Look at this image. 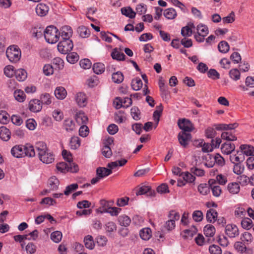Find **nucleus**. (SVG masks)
Returning a JSON list of instances; mask_svg holds the SVG:
<instances>
[{
	"label": "nucleus",
	"instance_id": "obj_1",
	"mask_svg": "<svg viewBox=\"0 0 254 254\" xmlns=\"http://www.w3.org/2000/svg\"><path fill=\"white\" fill-rule=\"evenodd\" d=\"M46 41L51 44H54L59 40L60 33L58 29L53 25L48 26L44 31Z\"/></svg>",
	"mask_w": 254,
	"mask_h": 254
},
{
	"label": "nucleus",
	"instance_id": "obj_2",
	"mask_svg": "<svg viewBox=\"0 0 254 254\" xmlns=\"http://www.w3.org/2000/svg\"><path fill=\"white\" fill-rule=\"evenodd\" d=\"M6 55L7 58L11 62L16 63L20 59L21 51L17 46L13 45L7 49Z\"/></svg>",
	"mask_w": 254,
	"mask_h": 254
},
{
	"label": "nucleus",
	"instance_id": "obj_3",
	"mask_svg": "<svg viewBox=\"0 0 254 254\" xmlns=\"http://www.w3.org/2000/svg\"><path fill=\"white\" fill-rule=\"evenodd\" d=\"M73 47V44L71 40L64 39L59 43L58 50L61 54L65 55L72 50Z\"/></svg>",
	"mask_w": 254,
	"mask_h": 254
},
{
	"label": "nucleus",
	"instance_id": "obj_4",
	"mask_svg": "<svg viewBox=\"0 0 254 254\" xmlns=\"http://www.w3.org/2000/svg\"><path fill=\"white\" fill-rule=\"evenodd\" d=\"M178 125L182 131L190 132L193 130V124L190 120L186 119H180L178 120Z\"/></svg>",
	"mask_w": 254,
	"mask_h": 254
},
{
	"label": "nucleus",
	"instance_id": "obj_5",
	"mask_svg": "<svg viewBox=\"0 0 254 254\" xmlns=\"http://www.w3.org/2000/svg\"><path fill=\"white\" fill-rule=\"evenodd\" d=\"M178 138L181 145L186 147L191 140V135L190 133L181 131L178 134Z\"/></svg>",
	"mask_w": 254,
	"mask_h": 254
},
{
	"label": "nucleus",
	"instance_id": "obj_6",
	"mask_svg": "<svg viewBox=\"0 0 254 254\" xmlns=\"http://www.w3.org/2000/svg\"><path fill=\"white\" fill-rule=\"evenodd\" d=\"M225 233L230 238H235L239 234V229L236 225L228 224L225 227Z\"/></svg>",
	"mask_w": 254,
	"mask_h": 254
},
{
	"label": "nucleus",
	"instance_id": "obj_7",
	"mask_svg": "<svg viewBox=\"0 0 254 254\" xmlns=\"http://www.w3.org/2000/svg\"><path fill=\"white\" fill-rule=\"evenodd\" d=\"M136 195L146 194L148 196H154L155 192L152 190L150 187L143 186L138 188L136 191Z\"/></svg>",
	"mask_w": 254,
	"mask_h": 254
},
{
	"label": "nucleus",
	"instance_id": "obj_8",
	"mask_svg": "<svg viewBox=\"0 0 254 254\" xmlns=\"http://www.w3.org/2000/svg\"><path fill=\"white\" fill-rule=\"evenodd\" d=\"M39 158L42 162L46 164L51 163L54 160V156L53 154L50 152L49 150L45 151L44 153L40 154Z\"/></svg>",
	"mask_w": 254,
	"mask_h": 254
},
{
	"label": "nucleus",
	"instance_id": "obj_9",
	"mask_svg": "<svg viewBox=\"0 0 254 254\" xmlns=\"http://www.w3.org/2000/svg\"><path fill=\"white\" fill-rule=\"evenodd\" d=\"M208 184L212 190L213 195L216 197L220 196L222 190L220 187L218 185L216 181L214 179H210Z\"/></svg>",
	"mask_w": 254,
	"mask_h": 254
},
{
	"label": "nucleus",
	"instance_id": "obj_10",
	"mask_svg": "<svg viewBox=\"0 0 254 254\" xmlns=\"http://www.w3.org/2000/svg\"><path fill=\"white\" fill-rule=\"evenodd\" d=\"M42 108V103L40 100L38 99L31 100L29 103V109L33 112H38Z\"/></svg>",
	"mask_w": 254,
	"mask_h": 254
},
{
	"label": "nucleus",
	"instance_id": "obj_11",
	"mask_svg": "<svg viewBox=\"0 0 254 254\" xmlns=\"http://www.w3.org/2000/svg\"><path fill=\"white\" fill-rule=\"evenodd\" d=\"M24 148L22 145H15L11 149L12 155L16 158H21L24 157Z\"/></svg>",
	"mask_w": 254,
	"mask_h": 254
},
{
	"label": "nucleus",
	"instance_id": "obj_12",
	"mask_svg": "<svg viewBox=\"0 0 254 254\" xmlns=\"http://www.w3.org/2000/svg\"><path fill=\"white\" fill-rule=\"evenodd\" d=\"M197 232V228L192 226L188 229L185 230L182 233V237L185 239H191Z\"/></svg>",
	"mask_w": 254,
	"mask_h": 254
},
{
	"label": "nucleus",
	"instance_id": "obj_13",
	"mask_svg": "<svg viewBox=\"0 0 254 254\" xmlns=\"http://www.w3.org/2000/svg\"><path fill=\"white\" fill-rule=\"evenodd\" d=\"M75 100L77 105L80 107H84L87 104L86 96L82 92H79L76 94Z\"/></svg>",
	"mask_w": 254,
	"mask_h": 254
},
{
	"label": "nucleus",
	"instance_id": "obj_14",
	"mask_svg": "<svg viewBox=\"0 0 254 254\" xmlns=\"http://www.w3.org/2000/svg\"><path fill=\"white\" fill-rule=\"evenodd\" d=\"M240 149L242 153L247 156H254V147L251 145L242 144Z\"/></svg>",
	"mask_w": 254,
	"mask_h": 254
},
{
	"label": "nucleus",
	"instance_id": "obj_15",
	"mask_svg": "<svg viewBox=\"0 0 254 254\" xmlns=\"http://www.w3.org/2000/svg\"><path fill=\"white\" fill-rule=\"evenodd\" d=\"M235 145L232 143H224L222 144L221 149L222 152L226 154H230L235 150Z\"/></svg>",
	"mask_w": 254,
	"mask_h": 254
},
{
	"label": "nucleus",
	"instance_id": "obj_16",
	"mask_svg": "<svg viewBox=\"0 0 254 254\" xmlns=\"http://www.w3.org/2000/svg\"><path fill=\"white\" fill-rule=\"evenodd\" d=\"M112 173L111 169L105 167H98L96 169V176H99L101 179L107 177Z\"/></svg>",
	"mask_w": 254,
	"mask_h": 254
},
{
	"label": "nucleus",
	"instance_id": "obj_17",
	"mask_svg": "<svg viewBox=\"0 0 254 254\" xmlns=\"http://www.w3.org/2000/svg\"><path fill=\"white\" fill-rule=\"evenodd\" d=\"M48 10V6L42 3L38 4L36 7V12L37 14L40 16L46 15Z\"/></svg>",
	"mask_w": 254,
	"mask_h": 254
},
{
	"label": "nucleus",
	"instance_id": "obj_18",
	"mask_svg": "<svg viewBox=\"0 0 254 254\" xmlns=\"http://www.w3.org/2000/svg\"><path fill=\"white\" fill-rule=\"evenodd\" d=\"M218 216V213L216 210L211 208L207 210L206 218L207 221L214 223L216 220V218Z\"/></svg>",
	"mask_w": 254,
	"mask_h": 254
},
{
	"label": "nucleus",
	"instance_id": "obj_19",
	"mask_svg": "<svg viewBox=\"0 0 254 254\" xmlns=\"http://www.w3.org/2000/svg\"><path fill=\"white\" fill-rule=\"evenodd\" d=\"M72 34V30L70 27L65 26L62 28L61 35L63 40L69 39Z\"/></svg>",
	"mask_w": 254,
	"mask_h": 254
},
{
	"label": "nucleus",
	"instance_id": "obj_20",
	"mask_svg": "<svg viewBox=\"0 0 254 254\" xmlns=\"http://www.w3.org/2000/svg\"><path fill=\"white\" fill-rule=\"evenodd\" d=\"M11 136V133L9 129L5 127H0V138L3 141H8Z\"/></svg>",
	"mask_w": 254,
	"mask_h": 254
},
{
	"label": "nucleus",
	"instance_id": "obj_21",
	"mask_svg": "<svg viewBox=\"0 0 254 254\" xmlns=\"http://www.w3.org/2000/svg\"><path fill=\"white\" fill-rule=\"evenodd\" d=\"M55 95L57 99L63 100L66 96L67 92L63 87H58L55 90Z\"/></svg>",
	"mask_w": 254,
	"mask_h": 254
},
{
	"label": "nucleus",
	"instance_id": "obj_22",
	"mask_svg": "<svg viewBox=\"0 0 254 254\" xmlns=\"http://www.w3.org/2000/svg\"><path fill=\"white\" fill-rule=\"evenodd\" d=\"M139 235L142 240H148L152 236L151 230L149 228H143L140 231Z\"/></svg>",
	"mask_w": 254,
	"mask_h": 254
},
{
	"label": "nucleus",
	"instance_id": "obj_23",
	"mask_svg": "<svg viewBox=\"0 0 254 254\" xmlns=\"http://www.w3.org/2000/svg\"><path fill=\"white\" fill-rule=\"evenodd\" d=\"M121 10L123 15H124L130 18H133L135 16L136 13L130 6L123 7L121 8Z\"/></svg>",
	"mask_w": 254,
	"mask_h": 254
},
{
	"label": "nucleus",
	"instance_id": "obj_24",
	"mask_svg": "<svg viewBox=\"0 0 254 254\" xmlns=\"http://www.w3.org/2000/svg\"><path fill=\"white\" fill-rule=\"evenodd\" d=\"M58 179L55 176L51 177L48 181V185L50 190H55L58 189L59 185Z\"/></svg>",
	"mask_w": 254,
	"mask_h": 254
},
{
	"label": "nucleus",
	"instance_id": "obj_25",
	"mask_svg": "<svg viewBox=\"0 0 254 254\" xmlns=\"http://www.w3.org/2000/svg\"><path fill=\"white\" fill-rule=\"evenodd\" d=\"M75 119L79 124H86L88 121L87 117L81 111L76 113Z\"/></svg>",
	"mask_w": 254,
	"mask_h": 254
},
{
	"label": "nucleus",
	"instance_id": "obj_26",
	"mask_svg": "<svg viewBox=\"0 0 254 254\" xmlns=\"http://www.w3.org/2000/svg\"><path fill=\"white\" fill-rule=\"evenodd\" d=\"M24 157L27 156L29 157H32L35 156V152L34 147L30 144H26L24 146Z\"/></svg>",
	"mask_w": 254,
	"mask_h": 254
},
{
	"label": "nucleus",
	"instance_id": "obj_27",
	"mask_svg": "<svg viewBox=\"0 0 254 254\" xmlns=\"http://www.w3.org/2000/svg\"><path fill=\"white\" fill-rule=\"evenodd\" d=\"M104 228L107 234H111L116 231L117 225L114 222L110 221L105 224Z\"/></svg>",
	"mask_w": 254,
	"mask_h": 254
},
{
	"label": "nucleus",
	"instance_id": "obj_28",
	"mask_svg": "<svg viewBox=\"0 0 254 254\" xmlns=\"http://www.w3.org/2000/svg\"><path fill=\"white\" fill-rule=\"evenodd\" d=\"M118 222L121 226L125 227L128 226L130 223L131 220L130 218L126 215H120L118 218Z\"/></svg>",
	"mask_w": 254,
	"mask_h": 254
},
{
	"label": "nucleus",
	"instance_id": "obj_29",
	"mask_svg": "<svg viewBox=\"0 0 254 254\" xmlns=\"http://www.w3.org/2000/svg\"><path fill=\"white\" fill-rule=\"evenodd\" d=\"M163 14L164 16L169 19H173L177 16V12L175 9L173 8H169L165 9Z\"/></svg>",
	"mask_w": 254,
	"mask_h": 254
},
{
	"label": "nucleus",
	"instance_id": "obj_30",
	"mask_svg": "<svg viewBox=\"0 0 254 254\" xmlns=\"http://www.w3.org/2000/svg\"><path fill=\"white\" fill-rule=\"evenodd\" d=\"M121 209L116 207H107L106 209H104V210H101V213H109L111 216H117L120 212Z\"/></svg>",
	"mask_w": 254,
	"mask_h": 254
},
{
	"label": "nucleus",
	"instance_id": "obj_31",
	"mask_svg": "<svg viewBox=\"0 0 254 254\" xmlns=\"http://www.w3.org/2000/svg\"><path fill=\"white\" fill-rule=\"evenodd\" d=\"M204 233L206 237H213L215 233V227L211 224L206 225L204 228Z\"/></svg>",
	"mask_w": 254,
	"mask_h": 254
},
{
	"label": "nucleus",
	"instance_id": "obj_32",
	"mask_svg": "<svg viewBox=\"0 0 254 254\" xmlns=\"http://www.w3.org/2000/svg\"><path fill=\"white\" fill-rule=\"evenodd\" d=\"M15 77L19 81H24L27 78V72L23 69H18L15 71Z\"/></svg>",
	"mask_w": 254,
	"mask_h": 254
},
{
	"label": "nucleus",
	"instance_id": "obj_33",
	"mask_svg": "<svg viewBox=\"0 0 254 254\" xmlns=\"http://www.w3.org/2000/svg\"><path fill=\"white\" fill-rule=\"evenodd\" d=\"M84 242L86 248L90 250L94 249L95 244L93 241V238L91 235L86 236L84 239Z\"/></svg>",
	"mask_w": 254,
	"mask_h": 254
},
{
	"label": "nucleus",
	"instance_id": "obj_34",
	"mask_svg": "<svg viewBox=\"0 0 254 254\" xmlns=\"http://www.w3.org/2000/svg\"><path fill=\"white\" fill-rule=\"evenodd\" d=\"M64 127L67 131H71L74 129L75 125L71 119H66L64 123Z\"/></svg>",
	"mask_w": 254,
	"mask_h": 254
},
{
	"label": "nucleus",
	"instance_id": "obj_35",
	"mask_svg": "<svg viewBox=\"0 0 254 254\" xmlns=\"http://www.w3.org/2000/svg\"><path fill=\"white\" fill-rule=\"evenodd\" d=\"M35 148L38 152V156L40 154L44 153L45 151H48L46 144L42 141H39L35 144Z\"/></svg>",
	"mask_w": 254,
	"mask_h": 254
},
{
	"label": "nucleus",
	"instance_id": "obj_36",
	"mask_svg": "<svg viewBox=\"0 0 254 254\" xmlns=\"http://www.w3.org/2000/svg\"><path fill=\"white\" fill-rule=\"evenodd\" d=\"M105 65L101 63H95L93 66V70L97 74H101L105 71Z\"/></svg>",
	"mask_w": 254,
	"mask_h": 254
},
{
	"label": "nucleus",
	"instance_id": "obj_37",
	"mask_svg": "<svg viewBox=\"0 0 254 254\" xmlns=\"http://www.w3.org/2000/svg\"><path fill=\"white\" fill-rule=\"evenodd\" d=\"M240 186L237 183H232L228 185L229 192L232 194H237L240 191Z\"/></svg>",
	"mask_w": 254,
	"mask_h": 254
},
{
	"label": "nucleus",
	"instance_id": "obj_38",
	"mask_svg": "<svg viewBox=\"0 0 254 254\" xmlns=\"http://www.w3.org/2000/svg\"><path fill=\"white\" fill-rule=\"evenodd\" d=\"M210 160L213 159L214 162L219 165L223 166L225 164L224 159L219 154H216L215 156L209 155Z\"/></svg>",
	"mask_w": 254,
	"mask_h": 254
},
{
	"label": "nucleus",
	"instance_id": "obj_39",
	"mask_svg": "<svg viewBox=\"0 0 254 254\" xmlns=\"http://www.w3.org/2000/svg\"><path fill=\"white\" fill-rule=\"evenodd\" d=\"M131 85L133 90L138 91L142 86V80L138 77L132 80Z\"/></svg>",
	"mask_w": 254,
	"mask_h": 254
},
{
	"label": "nucleus",
	"instance_id": "obj_40",
	"mask_svg": "<svg viewBox=\"0 0 254 254\" xmlns=\"http://www.w3.org/2000/svg\"><path fill=\"white\" fill-rule=\"evenodd\" d=\"M66 60L67 62L70 64H74L79 60V56L75 52H71L67 54Z\"/></svg>",
	"mask_w": 254,
	"mask_h": 254
},
{
	"label": "nucleus",
	"instance_id": "obj_41",
	"mask_svg": "<svg viewBox=\"0 0 254 254\" xmlns=\"http://www.w3.org/2000/svg\"><path fill=\"white\" fill-rule=\"evenodd\" d=\"M111 56L113 59H115L118 61H124L125 60V55L120 51L114 50Z\"/></svg>",
	"mask_w": 254,
	"mask_h": 254
},
{
	"label": "nucleus",
	"instance_id": "obj_42",
	"mask_svg": "<svg viewBox=\"0 0 254 254\" xmlns=\"http://www.w3.org/2000/svg\"><path fill=\"white\" fill-rule=\"evenodd\" d=\"M80 145V141L77 136H73L71 138L69 145L72 149H76Z\"/></svg>",
	"mask_w": 254,
	"mask_h": 254
},
{
	"label": "nucleus",
	"instance_id": "obj_43",
	"mask_svg": "<svg viewBox=\"0 0 254 254\" xmlns=\"http://www.w3.org/2000/svg\"><path fill=\"white\" fill-rule=\"evenodd\" d=\"M77 32L80 37L85 38L88 37L90 34V30L85 26H81L78 28Z\"/></svg>",
	"mask_w": 254,
	"mask_h": 254
},
{
	"label": "nucleus",
	"instance_id": "obj_44",
	"mask_svg": "<svg viewBox=\"0 0 254 254\" xmlns=\"http://www.w3.org/2000/svg\"><path fill=\"white\" fill-rule=\"evenodd\" d=\"M197 33L203 35V36H206L208 34V28L205 25L203 24H199L197 26L196 28Z\"/></svg>",
	"mask_w": 254,
	"mask_h": 254
},
{
	"label": "nucleus",
	"instance_id": "obj_45",
	"mask_svg": "<svg viewBox=\"0 0 254 254\" xmlns=\"http://www.w3.org/2000/svg\"><path fill=\"white\" fill-rule=\"evenodd\" d=\"M156 110L154 112L153 118L156 121V126H157L158 122L160 120V117L163 111V106L162 105H160L156 107Z\"/></svg>",
	"mask_w": 254,
	"mask_h": 254
},
{
	"label": "nucleus",
	"instance_id": "obj_46",
	"mask_svg": "<svg viewBox=\"0 0 254 254\" xmlns=\"http://www.w3.org/2000/svg\"><path fill=\"white\" fill-rule=\"evenodd\" d=\"M218 48L220 52L226 53L229 51L230 47L227 42L222 41L219 43Z\"/></svg>",
	"mask_w": 254,
	"mask_h": 254
},
{
	"label": "nucleus",
	"instance_id": "obj_47",
	"mask_svg": "<svg viewBox=\"0 0 254 254\" xmlns=\"http://www.w3.org/2000/svg\"><path fill=\"white\" fill-rule=\"evenodd\" d=\"M113 81L116 83H120L124 80V75L120 71H117L112 74Z\"/></svg>",
	"mask_w": 254,
	"mask_h": 254
},
{
	"label": "nucleus",
	"instance_id": "obj_48",
	"mask_svg": "<svg viewBox=\"0 0 254 254\" xmlns=\"http://www.w3.org/2000/svg\"><path fill=\"white\" fill-rule=\"evenodd\" d=\"M40 101L42 104L49 105L52 103V99L49 94L45 93L41 95Z\"/></svg>",
	"mask_w": 254,
	"mask_h": 254
},
{
	"label": "nucleus",
	"instance_id": "obj_49",
	"mask_svg": "<svg viewBox=\"0 0 254 254\" xmlns=\"http://www.w3.org/2000/svg\"><path fill=\"white\" fill-rule=\"evenodd\" d=\"M14 96L15 99L20 102H22L25 99V95L24 92L21 90H18L14 92Z\"/></svg>",
	"mask_w": 254,
	"mask_h": 254
},
{
	"label": "nucleus",
	"instance_id": "obj_50",
	"mask_svg": "<svg viewBox=\"0 0 254 254\" xmlns=\"http://www.w3.org/2000/svg\"><path fill=\"white\" fill-rule=\"evenodd\" d=\"M230 77L235 81H237L240 78L241 73L237 68H233L229 71Z\"/></svg>",
	"mask_w": 254,
	"mask_h": 254
},
{
	"label": "nucleus",
	"instance_id": "obj_51",
	"mask_svg": "<svg viewBox=\"0 0 254 254\" xmlns=\"http://www.w3.org/2000/svg\"><path fill=\"white\" fill-rule=\"evenodd\" d=\"M51 239L55 243L60 242L62 238V233L60 231H55L51 235Z\"/></svg>",
	"mask_w": 254,
	"mask_h": 254
},
{
	"label": "nucleus",
	"instance_id": "obj_52",
	"mask_svg": "<svg viewBox=\"0 0 254 254\" xmlns=\"http://www.w3.org/2000/svg\"><path fill=\"white\" fill-rule=\"evenodd\" d=\"M252 220L249 218H244L241 221L242 227L247 230H249L252 227Z\"/></svg>",
	"mask_w": 254,
	"mask_h": 254
},
{
	"label": "nucleus",
	"instance_id": "obj_53",
	"mask_svg": "<svg viewBox=\"0 0 254 254\" xmlns=\"http://www.w3.org/2000/svg\"><path fill=\"white\" fill-rule=\"evenodd\" d=\"M15 71L14 70V67L12 65H7L4 68V74L8 77H11L15 74Z\"/></svg>",
	"mask_w": 254,
	"mask_h": 254
},
{
	"label": "nucleus",
	"instance_id": "obj_54",
	"mask_svg": "<svg viewBox=\"0 0 254 254\" xmlns=\"http://www.w3.org/2000/svg\"><path fill=\"white\" fill-rule=\"evenodd\" d=\"M223 22L224 23H232L235 20V14L234 11H231V13L227 16L222 18Z\"/></svg>",
	"mask_w": 254,
	"mask_h": 254
},
{
	"label": "nucleus",
	"instance_id": "obj_55",
	"mask_svg": "<svg viewBox=\"0 0 254 254\" xmlns=\"http://www.w3.org/2000/svg\"><path fill=\"white\" fill-rule=\"evenodd\" d=\"M78 185L77 184H72L69 186H67L65 188V190L64 191V194L66 195H68L72 191L78 189Z\"/></svg>",
	"mask_w": 254,
	"mask_h": 254
},
{
	"label": "nucleus",
	"instance_id": "obj_56",
	"mask_svg": "<svg viewBox=\"0 0 254 254\" xmlns=\"http://www.w3.org/2000/svg\"><path fill=\"white\" fill-rule=\"evenodd\" d=\"M241 240L244 243H251L253 240V236L250 233L248 232H245L242 234L241 237Z\"/></svg>",
	"mask_w": 254,
	"mask_h": 254
},
{
	"label": "nucleus",
	"instance_id": "obj_57",
	"mask_svg": "<svg viewBox=\"0 0 254 254\" xmlns=\"http://www.w3.org/2000/svg\"><path fill=\"white\" fill-rule=\"evenodd\" d=\"M221 136L222 139L229 141H235L237 139L236 136L229 132H222Z\"/></svg>",
	"mask_w": 254,
	"mask_h": 254
},
{
	"label": "nucleus",
	"instance_id": "obj_58",
	"mask_svg": "<svg viewBox=\"0 0 254 254\" xmlns=\"http://www.w3.org/2000/svg\"><path fill=\"white\" fill-rule=\"evenodd\" d=\"M235 249L239 252L244 253L246 251L247 248L243 242H237L234 244Z\"/></svg>",
	"mask_w": 254,
	"mask_h": 254
},
{
	"label": "nucleus",
	"instance_id": "obj_59",
	"mask_svg": "<svg viewBox=\"0 0 254 254\" xmlns=\"http://www.w3.org/2000/svg\"><path fill=\"white\" fill-rule=\"evenodd\" d=\"M203 217V213L200 210H195L192 213V218L196 222L201 221Z\"/></svg>",
	"mask_w": 254,
	"mask_h": 254
},
{
	"label": "nucleus",
	"instance_id": "obj_60",
	"mask_svg": "<svg viewBox=\"0 0 254 254\" xmlns=\"http://www.w3.org/2000/svg\"><path fill=\"white\" fill-rule=\"evenodd\" d=\"M102 154L106 158H110L113 154L110 146H103L102 149Z\"/></svg>",
	"mask_w": 254,
	"mask_h": 254
},
{
	"label": "nucleus",
	"instance_id": "obj_61",
	"mask_svg": "<svg viewBox=\"0 0 254 254\" xmlns=\"http://www.w3.org/2000/svg\"><path fill=\"white\" fill-rule=\"evenodd\" d=\"M182 177L187 183H193L195 180V177L188 172H185Z\"/></svg>",
	"mask_w": 254,
	"mask_h": 254
},
{
	"label": "nucleus",
	"instance_id": "obj_62",
	"mask_svg": "<svg viewBox=\"0 0 254 254\" xmlns=\"http://www.w3.org/2000/svg\"><path fill=\"white\" fill-rule=\"evenodd\" d=\"M237 181L242 185H246L250 182V179L245 175H240L237 178Z\"/></svg>",
	"mask_w": 254,
	"mask_h": 254
},
{
	"label": "nucleus",
	"instance_id": "obj_63",
	"mask_svg": "<svg viewBox=\"0 0 254 254\" xmlns=\"http://www.w3.org/2000/svg\"><path fill=\"white\" fill-rule=\"evenodd\" d=\"M205 136L208 138L213 139L216 135V132L215 129L211 127H208L205 131Z\"/></svg>",
	"mask_w": 254,
	"mask_h": 254
},
{
	"label": "nucleus",
	"instance_id": "obj_64",
	"mask_svg": "<svg viewBox=\"0 0 254 254\" xmlns=\"http://www.w3.org/2000/svg\"><path fill=\"white\" fill-rule=\"evenodd\" d=\"M209 251L211 254H221L222 253L221 248L218 246L215 245L210 246Z\"/></svg>",
	"mask_w": 254,
	"mask_h": 254
}]
</instances>
